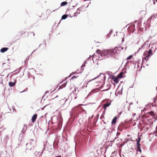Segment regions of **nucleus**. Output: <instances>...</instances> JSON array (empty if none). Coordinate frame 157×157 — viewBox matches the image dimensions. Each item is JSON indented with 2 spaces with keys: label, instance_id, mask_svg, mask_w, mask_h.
Segmentation results:
<instances>
[{
  "label": "nucleus",
  "instance_id": "1",
  "mask_svg": "<svg viewBox=\"0 0 157 157\" xmlns=\"http://www.w3.org/2000/svg\"><path fill=\"white\" fill-rule=\"evenodd\" d=\"M97 53L98 54V56L100 59H101L103 58H105L106 57L107 52L105 51V50L101 52L100 50H98L97 51Z\"/></svg>",
  "mask_w": 157,
  "mask_h": 157
},
{
  "label": "nucleus",
  "instance_id": "2",
  "mask_svg": "<svg viewBox=\"0 0 157 157\" xmlns=\"http://www.w3.org/2000/svg\"><path fill=\"white\" fill-rule=\"evenodd\" d=\"M107 52L106 54V57H109L113 56L116 53V51L114 49L112 50H105Z\"/></svg>",
  "mask_w": 157,
  "mask_h": 157
},
{
  "label": "nucleus",
  "instance_id": "3",
  "mask_svg": "<svg viewBox=\"0 0 157 157\" xmlns=\"http://www.w3.org/2000/svg\"><path fill=\"white\" fill-rule=\"evenodd\" d=\"M30 143H27L26 144V148L29 149H31L33 147V145H32L31 143H33L35 144L36 143V141L32 139H30Z\"/></svg>",
  "mask_w": 157,
  "mask_h": 157
},
{
  "label": "nucleus",
  "instance_id": "4",
  "mask_svg": "<svg viewBox=\"0 0 157 157\" xmlns=\"http://www.w3.org/2000/svg\"><path fill=\"white\" fill-rule=\"evenodd\" d=\"M153 54L152 51L151 49H149L148 52V54L144 58V59L146 61L148 60L149 57L151 56Z\"/></svg>",
  "mask_w": 157,
  "mask_h": 157
},
{
  "label": "nucleus",
  "instance_id": "5",
  "mask_svg": "<svg viewBox=\"0 0 157 157\" xmlns=\"http://www.w3.org/2000/svg\"><path fill=\"white\" fill-rule=\"evenodd\" d=\"M80 11H83V8H82V7H79V8H78L76 12H75L74 13V16H75V17L77 16L80 13Z\"/></svg>",
  "mask_w": 157,
  "mask_h": 157
},
{
  "label": "nucleus",
  "instance_id": "6",
  "mask_svg": "<svg viewBox=\"0 0 157 157\" xmlns=\"http://www.w3.org/2000/svg\"><path fill=\"white\" fill-rule=\"evenodd\" d=\"M138 140L137 141V149L138 150V151H139L140 153L141 152V150L140 149V138H138Z\"/></svg>",
  "mask_w": 157,
  "mask_h": 157
},
{
  "label": "nucleus",
  "instance_id": "7",
  "mask_svg": "<svg viewBox=\"0 0 157 157\" xmlns=\"http://www.w3.org/2000/svg\"><path fill=\"white\" fill-rule=\"evenodd\" d=\"M111 101H110V102H107L106 103L104 104L103 105V108L104 109V112L105 111V109L107 107H108L110 105V104H111Z\"/></svg>",
  "mask_w": 157,
  "mask_h": 157
},
{
  "label": "nucleus",
  "instance_id": "8",
  "mask_svg": "<svg viewBox=\"0 0 157 157\" xmlns=\"http://www.w3.org/2000/svg\"><path fill=\"white\" fill-rule=\"evenodd\" d=\"M118 78L116 77L115 76H113L112 77V79L113 80L114 82L117 84L119 82V80L118 79Z\"/></svg>",
  "mask_w": 157,
  "mask_h": 157
},
{
  "label": "nucleus",
  "instance_id": "9",
  "mask_svg": "<svg viewBox=\"0 0 157 157\" xmlns=\"http://www.w3.org/2000/svg\"><path fill=\"white\" fill-rule=\"evenodd\" d=\"M37 117V115L36 114H35L32 117V121L33 123H34L36 120V119Z\"/></svg>",
  "mask_w": 157,
  "mask_h": 157
},
{
  "label": "nucleus",
  "instance_id": "10",
  "mask_svg": "<svg viewBox=\"0 0 157 157\" xmlns=\"http://www.w3.org/2000/svg\"><path fill=\"white\" fill-rule=\"evenodd\" d=\"M25 32V31L24 30L21 31V32H19L18 34V36H19L21 37L23 36Z\"/></svg>",
  "mask_w": 157,
  "mask_h": 157
},
{
  "label": "nucleus",
  "instance_id": "11",
  "mask_svg": "<svg viewBox=\"0 0 157 157\" xmlns=\"http://www.w3.org/2000/svg\"><path fill=\"white\" fill-rule=\"evenodd\" d=\"M8 49V48H2L1 49L0 52H1L3 53L7 51Z\"/></svg>",
  "mask_w": 157,
  "mask_h": 157
},
{
  "label": "nucleus",
  "instance_id": "12",
  "mask_svg": "<svg viewBox=\"0 0 157 157\" xmlns=\"http://www.w3.org/2000/svg\"><path fill=\"white\" fill-rule=\"evenodd\" d=\"M117 118L116 117H115L114 118L112 121V124H115L116 123Z\"/></svg>",
  "mask_w": 157,
  "mask_h": 157
},
{
  "label": "nucleus",
  "instance_id": "13",
  "mask_svg": "<svg viewBox=\"0 0 157 157\" xmlns=\"http://www.w3.org/2000/svg\"><path fill=\"white\" fill-rule=\"evenodd\" d=\"M16 82H10L9 83V85L10 87L13 86L15 85Z\"/></svg>",
  "mask_w": 157,
  "mask_h": 157
},
{
  "label": "nucleus",
  "instance_id": "14",
  "mask_svg": "<svg viewBox=\"0 0 157 157\" xmlns=\"http://www.w3.org/2000/svg\"><path fill=\"white\" fill-rule=\"evenodd\" d=\"M123 74V72H121L117 76V77L119 78H121L122 77Z\"/></svg>",
  "mask_w": 157,
  "mask_h": 157
},
{
  "label": "nucleus",
  "instance_id": "15",
  "mask_svg": "<svg viewBox=\"0 0 157 157\" xmlns=\"http://www.w3.org/2000/svg\"><path fill=\"white\" fill-rule=\"evenodd\" d=\"M67 17V15H63L62 17V19H66Z\"/></svg>",
  "mask_w": 157,
  "mask_h": 157
},
{
  "label": "nucleus",
  "instance_id": "16",
  "mask_svg": "<svg viewBox=\"0 0 157 157\" xmlns=\"http://www.w3.org/2000/svg\"><path fill=\"white\" fill-rule=\"evenodd\" d=\"M67 4V3L66 2H62L61 4V6H64Z\"/></svg>",
  "mask_w": 157,
  "mask_h": 157
},
{
  "label": "nucleus",
  "instance_id": "17",
  "mask_svg": "<svg viewBox=\"0 0 157 157\" xmlns=\"http://www.w3.org/2000/svg\"><path fill=\"white\" fill-rule=\"evenodd\" d=\"M75 74V72H72V73H71L69 76H68L65 79H66L67 78H68L70 77L71 76H72V75H73Z\"/></svg>",
  "mask_w": 157,
  "mask_h": 157
},
{
  "label": "nucleus",
  "instance_id": "18",
  "mask_svg": "<svg viewBox=\"0 0 157 157\" xmlns=\"http://www.w3.org/2000/svg\"><path fill=\"white\" fill-rule=\"evenodd\" d=\"M132 57V55H130L127 58V59H130Z\"/></svg>",
  "mask_w": 157,
  "mask_h": 157
},
{
  "label": "nucleus",
  "instance_id": "19",
  "mask_svg": "<svg viewBox=\"0 0 157 157\" xmlns=\"http://www.w3.org/2000/svg\"><path fill=\"white\" fill-rule=\"evenodd\" d=\"M78 77V76H76L75 75L74 76H73L70 79L71 80L72 79H73L74 78H77Z\"/></svg>",
  "mask_w": 157,
  "mask_h": 157
},
{
  "label": "nucleus",
  "instance_id": "20",
  "mask_svg": "<svg viewBox=\"0 0 157 157\" xmlns=\"http://www.w3.org/2000/svg\"><path fill=\"white\" fill-rule=\"evenodd\" d=\"M125 36V35L123 34V37L122 39V42H123L124 41V37Z\"/></svg>",
  "mask_w": 157,
  "mask_h": 157
},
{
  "label": "nucleus",
  "instance_id": "21",
  "mask_svg": "<svg viewBox=\"0 0 157 157\" xmlns=\"http://www.w3.org/2000/svg\"><path fill=\"white\" fill-rule=\"evenodd\" d=\"M149 113L150 114V115H152L153 114H154V113L152 112H150Z\"/></svg>",
  "mask_w": 157,
  "mask_h": 157
},
{
  "label": "nucleus",
  "instance_id": "22",
  "mask_svg": "<svg viewBox=\"0 0 157 157\" xmlns=\"http://www.w3.org/2000/svg\"><path fill=\"white\" fill-rule=\"evenodd\" d=\"M3 129H3V128H2V129H1V128H0V132L2 131L3 130Z\"/></svg>",
  "mask_w": 157,
  "mask_h": 157
},
{
  "label": "nucleus",
  "instance_id": "23",
  "mask_svg": "<svg viewBox=\"0 0 157 157\" xmlns=\"http://www.w3.org/2000/svg\"><path fill=\"white\" fill-rule=\"evenodd\" d=\"M48 93V91H46L45 92V94H46L47 93Z\"/></svg>",
  "mask_w": 157,
  "mask_h": 157
},
{
  "label": "nucleus",
  "instance_id": "24",
  "mask_svg": "<svg viewBox=\"0 0 157 157\" xmlns=\"http://www.w3.org/2000/svg\"><path fill=\"white\" fill-rule=\"evenodd\" d=\"M55 157H61V156H56Z\"/></svg>",
  "mask_w": 157,
  "mask_h": 157
},
{
  "label": "nucleus",
  "instance_id": "25",
  "mask_svg": "<svg viewBox=\"0 0 157 157\" xmlns=\"http://www.w3.org/2000/svg\"><path fill=\"white\" fill-rule=\"evenodd\" d=\"M154 1H155L156 2H157V0H154Z\"/></svg>",
  "mask_w": 157,
  "mask_h": 157
},
{
  "label": "nucleus",
  "instance_id": "26",
  "mask_svg": "<svg viewBox=\"0 0 157 157\" xmlns=\"http://www.w3.org/2000/svg\"><path fill=\"white\" fill-rule=\"evenodd\" d=\"M154 4H155V2L154 1Z\"/></svg>",
  "mask_w": 157,
  "mask_h": 157
},
{
  "label": "nucleus",
  "instance_id": "27",
  "mask_svg": "<svg viewBox=\"0 0 157 157\" xmlns=\"http://www.w3.org/2000/svg\"><path fill=\"white\" fill-rule=\"evenodd\" d=\"M58 97V96H56V97Z\"/></svg>",
  "mask_w": 157,
  "mask_h": 157
}]
</instances>
